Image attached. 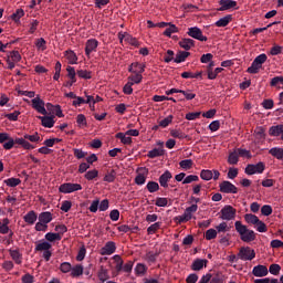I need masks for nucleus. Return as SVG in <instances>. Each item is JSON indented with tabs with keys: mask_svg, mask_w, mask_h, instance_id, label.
<instances>
[{
	"mask_svg": "<svg viewBox=\"0 0 283 283\" xmlns=\"http://www.w3.org/2000/svg\"><path fill=\"white\" fill-rule=\"evenodd\" d=\"M48 249H52V243H50V241L40 240L35 245V251H48Z\"/></svg>",
	"mask_w": 283,
	"mask_h": 283,
	"instance_id": "f704fd0d",
	"label": "nucleus"
},
{
	"mask_svg": "<svg viewBox=\"0 0 283 283\" xmlns=\"http://www.w3.org/2000/svg\"><path fill=\"white\" fill-rule=\"evenodd\" d=\"M219 188L221 193H238V187L228 180L222 181Z\"/></svg>",
	"mask_w": 283,
	"mask_h": 283,
	"instance_id": "9b49d317",
	"label": "nucleus"
},
{
	"mask_svg": "<svg viewBox=\"0 0 283 283\" xmlns=\"http://www.w3.org/2000/svg\"><path fill=\"white\" fill-rule=\"evenodd\" d=\"M211 59H213V54L211 53H207L201 56V63H209L208 72H213V67H216V62H211Z\"/></svg>",
	"mask_w": 283,
	"mask_h": 283,
	"instance_id": "a878e982",
	"label": "nucleus"
},
{
	"mask_svg": "<svg viewBox=\"0 0 283 283\" xmlns=\"http://www.w3.org/2000/svg\"><path fill=\"white\" fill-rule=\"evenodd\" d=\"M22 283H34V275L27 273L21 277Z\"/></svg>",
	"mask_w": 283,
	"mask_h": 283,
	"instance_id": "774afa93",
	"label": "nucleus"
},
{
	"mask_svg": "<svg viewBox=\"0 0 283 283\" xmlns=\"http://www.w3.org/2000/svg\"><path fill=\"white\" fill-rule=\"evenodd\" d=\"M170 135L172 136V138H179V140H185V138H189V135H187L178 129L171 130Z\"/></svg>",
	"mask_w": 283,
	"mask_h": 283,
	"instance_id": "4d7b16f0",
	"label": "nucleus"
},
{
	"mask_svg": "<svg viewBox=\"0 0 283 283\" xmlns=\"http://www.w3.org/2000/svg\"><path fill=\"white\" fill-rule=\"evenodd\" d=\"M84 178L86 180H94V178H98V170L97 169L87 170L84 175Z\"/></svg>",
	"mask_w": 283,
	"mask_h": 283,
	"instance_id": "e2e57ef3",
	"label": "nucleus"
},
{
	"mask_svg": "<svg viewBox=\"0 0 283 283\" xmlns=\"http://www.w3.org/2000/svg\"><path fill=\"white\" fill-rule=\"evenodd\" d=\"M191 55V53L187 51H178L177 54L175 55L174 63H185L187 59Z\"/></svg>",
	"mask_w": 283,
	"mask_h": 283,
	"instance_id": "c85d7f7f",
	"label": "nucleus"
},
{
	"mask_svg": "<svg viewBox=\"0 0 283 283\" xmlns=\"http://www.w3.org/2000/svg\"><path fill=\"white\" fill-rule=\"evenodd\" d=\"M160 229V222H155L150 227L147 228L148 235H154Z\"/></svg>",
	"mask_w": 283,
	"mask_h": 283,
	"instance_id": "338daca9",
	"label": "nucleus"
},
{
	"mask_svg": "<svg viewBox=\"0 0 283 283\" xmlns=\"http://www.w3.org/2000/svg\"><path fill=\"white\" fill-rule=\"evenodd\" d=\"M128 72H145V64L134 62L129 65Z\"/></svg>",
	"mask_w": 283,
	"mask_h": 283,
	"instance_id": "c03bdc74",
	"label": "nucleus"
},
{
	"mask_svg": "<svg viewBox=\"0 0 283 283\" xmlns=\"http://www.w3.org/2000/svg\"><path fill=\"white\" fill-rule=\"evenodd\" d=\"M3 184L7 185V187H19L21 185V180L19 178H8L3 180Z\"/></svg>",
	"mask_w": 283,
	"mask_h": 283,
	"instance_id": "49530a36",
	"label": "nucleus"
},
{
	"mask_svg": "<svg viewBox=\"0 0 283 283\" xmlns=\"http://www.w3.org/2000/svg\"><path fill=\"white\" fill-rule=\"evenodd\" d=\"M39 119L42 123V127H46L48 129L54 127V116H39Z\"/></svg>",
	"mask_w": 283,
	"mask_h": 283,
	"instance_id": "5701e85b",
	"label": "nucleus"
},
{
	"mask_svg": "<svg viewBox=\"0 0 283 283\" xmlns=\"http://www.w3.org/2000/svg\"><path fill=\"white\" fill-rule=\"evenodd\" d=\"M59 270L61 271V273H71L72 272V263H70V262H62L60 264Z\"/></svg>",
	"mask_w": 283,
	"mask_h": 283,
	"instance_id": "052dcab7",
	"label": "nucleus"
},
{
	"mask_svg": "<svg viewBox=\"0 0 283 283\" xmlns=\"http://www.w3.org/2000/svg\"><path fill=\"white\" fill-rule=\"evenodd\" d=\"M182 78H202V72H182L181 73Z\"/></svg>",
	"mask_w": 283,
	"mask_h": 283,
	"instance_id": "09e8293b",
	"label": "nucleus"
},
{
	"mask_svg": "<svg viewBox=\"0 0 283 283\" xmlns=\"http://www.w3.org/2000/svg\"><path fill=\"white\" fill-rule=\"evenodd\" d=\"M270 156H273V158H276V160H281L283 163V148L282 147H272L269 149Z\"/></svg>",
	"mask_w": 283,
	"mask_h": 283,
	"instance_id": "4be33fe9",
	"label": "nucleus"
},
{
	"mask_svg": "<svg viewBox=\"0 0 283 283\" xmlns=\"http://www.w3.org/2000/svg\"><path fill=\"white\" fill-rule=\"evenodd\" d=\"M233 21V15L232 14H227L223 18H220L216 23V28H227V25H229V23Z\"/></svg>",
	"mask_w": 283,
	"mask_h": 283,
	"instance_id": "b1692460",
	"label": "nucleus"
},
{
	"mask_svg": "<svg viewBox=\"0 0 283 283\" xmlns=\"http://www.w3.org/2000/svg\"><path fill=\"white\" fill-rule=\"evenodd\" d=\"M200 178H201V180H206V181L212 180L213 179V171H211L209 169H203L200 172Z\"/></svg>",
	"mask_w": 283,
	"mask_h": 283,
	"instance_id": "5fc2aeb1",
	"label": "nucleus"
},
{
	"mask_svg": "<svg viewBox=\"0 0 283 283\" xmlns=\"http://www.w3.org/2000/svg\"><path fill=\"white\" fill-rule=\"evenodd\" d=\"M38 220L40 222H43L44 224H50V222L53 220L52 212L50 211L41 212L38 217Z\"/></svg>",
	"mask_w": 283,
	"mask_h": 283,
	"instance_id": "c756f323",
	"label": "nucleus"
},
{
	"mask_svg": "<svg viewBox=\"0 0 283 283\" xmlns=\"http://www.w3.org/2000/svg\"><path fill=\"white\" fill-rule=\"evenodd\" d=\"M67 78H70V81H66L64 83V87H72V85H74V83H76V72H69L67 73Z\"/></svg>",
	"mask_w": 283,
	"mask_h": 283,
	"instance_id": "de8ad7c7",
	"label": "nucleus"
},
{
	"mask_svg": "<svg viewBox=\"0 0 283 283\" xmlns=\"http://www.w3.org/2000/svg\"><path fill=\"white\" fill-rule=\"evenodd\" d=\"M99 253L101 255H112L116 253V243L114 241L106 242Z\"/></svg>",
	"mask_w": 283,
	"mask_h": 283,
	"instance_id": "f3484780",
	"label": "nucleus"
},
{
	"mask_svg": "<svg viewBox=\"0 0 283 283\" xmlns=\"http://www.w3.org/2000/svg\"><path fill=\"white\" fill-rule=\"evenodd\" d=\"M179 167L187 171V169H191L193 167V160L192 159H184L179 163Z\"/></svg>",
	"mask_w": 283,
	"mask_h": 283,
	"instance_id": "13d9d810",
	"label": "nucleus"
},
{
	"mask_svg": "<svg viewBox=\"0 0 283 283\" xmlns=\"http://www.w3.org/2000/svg\"><path fill=\"white\" fill-rule=\"evenodd\" d=\"M22 138L27 140V143H41V136H39V133L36 132L33 135L24 134Z\"/></svg>",
	"mask_w": 283,
	"mask_h": 283,
	"instance_id": "a19ab883",
	"label": "nucleus"
},
{
	"mask_svg": "<svg viewBox=\"0 0 283 283\" xmlns=\"http://www.w3.org/2000/svg\"><path fill=\"white\" fill-rule=\"evenodd\" d=\"M187 34L197 41H207V36L202 34V30H200L198 27L188 28Z\"/></svg>",
	"mask_w": 283,
	"mask_h": 283,
	"instance_id": "f8f14e48",
	"label": "nucleus"
},
{
	"mask_svg": "<svg viewBox=\"0 0 283 283\" xmlns=\"http://www.w3.org/2000/svg\"><path fill=\"white\" fill-rule=\"evenodd\" d=\"M9 255L13 260L14 264H23V253L19 249H9Z\"/></svg>",
	"mask_w": 283,
	"mask_h": 283,
	"instance_id": "2eb2a0df",
	"label": "nucleus"
},
{
	"mask_svg": "<svg viewBox=\"0 0 283 283\" xmlns=\"http://www.w3.org/2000/svg\"><path fill=\"white\" fill-rule=\"evenodd\" d=\"M206 240H216L218 238V231L213 228L208 229L205 233Z\"/></svg>",
	"mask_w": 283,
	"mask_h": 283,
	"instance_id": "bf43d9fd",
	"label": "nucleus"
},
{
	"mask_svg": "<svg viewBox=\"0 0 283 283\" xmlns=\"http://www.w3.org/2000/svg\"><path fill=\"white\" fill-rule=\"evenodd\" d=\"M84 273V268L81 264H76L71 268V277H81Z\"/></svg>",
	"mask_w": 283,
	"mask_h": 283,
	"instance_id": "473e14b6",
	"label": "nucleus"
},
{
	"mask_svg": "<svg viewBox=\"0 0 283 283\" xmlns=\"http://www.w3.org/2000/svg\"><path fill=\"white\" fill-rule=\"evenodd\" d=\"M176 59V54L174 53L172 50H168L165 54H164V61L166 63H171V61H175Z\"/></svg>",
	"mask_w": 283,
	"mask_h": 283,
	"instance_id": "69168bd1",
	"label": "nucleus"
},
{
	"mask_svg": "<svg viewBox=\"0 0 283 283\" xmlns=\"http://www.w3.org/2000/svg\"><path fill=\"white\" fill-rule=\"evenodd\" d=\"M159 156H165V148H154L148 151V158H159Z\"/></svg>",
	"mask_w": 283,
	"mask_h": 283,
	"instance_id": "c9c22d12",
	"label": "nucleus"
},
{
	"mask_svg": "<svg viewBox=\"0 0 283 283\" xmlns=\"http://www.w3.org/2000/svg\"><path fill=\"white\" fill-rule=\"evenodd\" d=\"M116 176H117L116 170L112 169L111 171L106 172V175L104 176L103 180H104V182L112 184V182L116 181Z\"/></svg>",
	"mask_w": 283,
	"mask_h": 283,
	"instance_id": "ea45409f",
	"label": "nucleus"
},
{
	"mask_svg": "<svg viewBox=\"0 0 283 283\" xmlns=\"http://www.w3.org/2000/svg\"><path fill=\"white\" fill-rule=\"evenodd\" d=\"M264 169H266L264 161H259L258 164L247 165L244 174H247V176H255V174H264Z\"/></svg>",
	"mask_w": 283,
	"mask_h": 283,
	"instance_id": "423d86ee",
	"label": "nucleus"
},
{
	"mask_svg": "<svg viewBox=\"0 0 283 283\" xmlns=\"http://www.w3.org/2000/svg\"><path fill=\"white\" fill-rule=\"evenodd\" d=\"M266 54L262 53L260 55H258L254 61L252 62L251 66L248 67L247 72H258V70H260L262 67V65H264V63H266Z\"/></svg>",
	"mask_w": 283,
	"mask_h": 283,
	"instance_id": "1a4fd4ad",
	"label": "nucleus"
},
{
	"mask_svg": "<svg viewBox=\"0 0 283 283\" xmlns=\"http://www.w3.org/2000/svg\"><path fill=\"white\" fill-rule=\"evenodd\" d=\"M238 213V210L233 208L231 205H226L220 210V220H226L227 222H230V220H235V216Z\"/></svg>",
	"mask_w": 283,
	"mask_h": 283,
	"instance_id": "20e7f679",
	"label": "nucleus"
},
{
	"mask_svg": "<svg viewBox=\"0 0 283 283\" xmlns=\"http://www.w3.org/2000/svg\"><path fill=\"white\" fill-rule=\"evenodd\" d=\"M113 260L116 263L115 271H117V273H120V271H123V273H132V271H134V261H128L124 264L123 258L118 254H115Z\"/></svg>",
	"mask_w": 283,
	"mask_h": 283,
	"instance_id": "7ed1b4c3",
	"label": "nucleus"
},
{
	"mask_svg": "<svg viewBox=\"0 0 283 283\" xmlns=\"http://www.w3.org/2000/svg\"><path fill=\"white\" fill-rule=\"evenodd\" d=\"M76 123H77V127H80V129L87 127V118L83 114H78L76 116Z\"/></svg>",
	"mask_w": 283,
	"mask_h": 283,
	"instance_id": "603ef678",
	"label": "nucleus"
},
{
	"mask_svg": "<svg viewBox=\"0 0 283 283\" xmlns=\"http://www.w3.org/2000/svg\"><path fill=\"white\" fill-rule=\"evenodd\" d=\"M24 222L27 224H34L36 220H39V216H36V212L34 210H30L24 217H23Z\"/></svg>",
	"mask_w": 283,
	"mask_h": 283,
	"instance_id": "393cba45",
	"label": "nucleus"
},
{
	"mask_svg": "<svg viewBox=\"0 0 283 283\" xmlns=\"http://www.w3.org/2000/svg\"><path fill=\"white\" fill-rule=\"evenodd\" d=\"M31 107L38 112V114H42L43 116H48V109L45 108V102L41 99L39 95L31 99Z\"/></svg>",
	"mask_w": 283,
	"mask_h": 283,
	"instance_id": "6e6552de",
	"label": "nucleus"
},
{
	"mask_svg": "<svg viewBox=\"0 0 283 283\" xmlns=\"http://www.w3.org/2000/svg\"><path fill=\"white\" fill-rule=\"evenodd\" d=\"M115 138H118L123 145H132V138L126 133H117Z\"/></svg>",
	"mask_w": 283,
	"mask_h": 283,
	"instance_id": "4c0bfd02",
	"label": "nucleus"
},
{
	"mask_svg": "<svg viewBox=\"0 0 283 283\" xmlns=\"http://www.w3.org/2000/svg\"><path fill=\"white\" fill-rule=\"evenodd\" d=\"M228 163L230 165H238V163H240V155L238 154V150H234V151L229 154Z\"/></svg>",
	"mask_w": 283,
	"mask_h": 283,
	"instance_id": "79ce46f5",
	"label": "nucleus"
},
{
	"mask_svg": "<svg viewBox=\"0 0 283 283\" xmlns=\"http://www.w3.org/2000/svg\"><path fill=\"white\" fill-rule=\"evenodd\" d=\"M265 129L262 126H259L254 129V136L255 138H258L259 140H264L266 138V134H265Z\"/></svg>",
	"mask_w": 283,
	"mask_h": 283,
	"instance_id": "a18cd8bd",
	"label": "nucleus"
},
{
	"mask_svg": "<svg viewBox=\"0 0 283 283\" xmlns=\"http://www.w3.org/2000/svg\"><path fill=\"white\" fill-rule=\"evenodd\" d=\"M45 107L50 114H55L57 118H63L65 115L63 114V109H61V105H53L52 103H46Z\"/></svg>",
	"mask_w": 283,
	"mask_h": 283,
	"instance_id": "6ab92c4d",
	"label": "nucleus"
},
{
	"mask_svg": "<svg viewBox=\"0 0 283 283\" xmlns=\"http://www.w3.org/2000/svg\"><path fill=\"white\" fill-rule=\"evenodd\" d=\"M64 57L66 59V61L70 65H74L78 61V56H76V53L72 50L65 51Z\"/></svg>",
	"mask_w": 283,
	"mask_h": 283,
	"instance_id": "bb28decb",
	"label": "nucleus"
},
{
	"mask_svg": "<svg viewBox=\"0 0 283 283\" xmlns=\"http://www.w3.org/2000/svg\"><path fill=\"white\" fill-rule=\"evenodd\" d=\"M244 220L248 224H255L256 222H260V218L253 213L244 214Z\"/></svg>",
	"mask_w": 283,
	"mask_h": 283,
	"instance_id": "3c124183",
	"label": "nucleus"
},
{
	"mask_svg": "<svg viewBox=\"0 0 283 283\" xmlns=\"http://www.w3.org/2000/svg\"><path fill=\"white\" fill-rule=\"evenodd\" d=\"M145 182H147V176H145L144 174H137V176L135 177V185H138L139 187H143V185H145Z\"/></svg>",
	"mask_w": 283,
	"mask_h": 283,
	"instance_id": "680f3d73",
	"label": "nucleus"
},
{
	"mask_svg": "<svg viewBox=\"0 0 283 283\" xmlns=\"http://www.w3.org/2000/svg\"><path fill=\"white\" fill-rule=\"evenodd\" d=\"M220 8L218 12H226L227 10H238V2L235 0H220L219 1Z\"/></svg>",
	"mask_w": 283,
	"mask_h": 283,
	"instance_id": "9d476101",
	"label": "nucleus"
},
{
	"mask_svg": "<svg viewBox=\"0 0 283 283\" xmlns=\"http://www.w3.org/2000/svg\"><path fill=\"white\" fill-rule=\"evenodd\" d=\"M45 240L48 242H60V240H63V237H61L60 233H55V232H48L45 234Z\"/></svg>",
	"mask_w": 283,
	"mask_h": 283,
	"instance_id": "e433bc0d",
	"label": "nucleus"
},
{
	"mask_svg": "<svg viewBox=\"0 0 283 283\" xmlns=\"http://www.w3.org/2000/svg\"><path fill=\"white\" fill-rule=\"evenodd\" d=\"M97 277L99 282L105 283L109 280V271L102 266L99 271L97 272Z\"/></svg>",
	"mask_w": 283,
	"mask_h": 283,
	"instance_id": "7c9ffc66",
	"label": "nucleus"
},
{
	"mask_svg": "<svg viewBox=\"0 0 283 283\" xmlns=\"http://www.w3.org/2000/svg\"><path fill=\"white\" fill-rule=\"evenodd\" d=\"M8 142H6L3 144V149L10 150L12 149V147H14V145H20L22 147V149H34V145H32L30 142L25 140L22 137H17L15 139H13L12 137H9V139H7Z\"/></svg>",
	"mask_w": 283,
	"mask_h": 283,
	"instance_id": "f03ea898",
	"label": "nucleus"
},
{
	"mask_svg": "<svg viewBox=\"0 0 283 283\" xmlns=\"http://www.w3.org/2000/svg\"><path fill=\"white\" fill-rule=\"evenodd\" d=\"M82 190L83 186H81V184L64 182L59 187L60 193H74L75 191Z\"/></svg>",
	"mask_w": 283,
	"mask_h": 283,
	"instance_id": "0eeeda50",
	"label": "nucleus"
},
{
	"mask_svg": "<svg viewBox=\"0 0 283 283\" xmlns=\"http://www.w3.org/2000/svg\"><path fill=\"white\" fill-rule=\"evenodd\" d=\"M269 134L271 136H274V137L282 136V134H283V124L271 126L270 129H269Z\"/></svg>",
	"mask_w": 283,
	"mask_h": 283,
	"instance_id": "2f4dec72",
	"label": "nucleus"
},
{
	"mask_svg": "<svg viewBox=\"0 0 283 283\" xmlns=\"http://www.w3.org/2000/svg\"><path fill=\"white\" fill-rule=\"evenodd\" d=\"M237 258L243 262H251L255 258V250L251 249V247H241Z\"/></svg>",
	"mask_w": 283,
	"mask_h": 283,
	"instance_id": "39448f33",
	"label": "nucleus"
},
{
	"mask_svg": "<svg viewBox=\"0 0 283 283\" xmlns=\"http://www.w3.org/2000/svg\"><path fill=\"white\" fill-rule=\"evenodd\" d=\"M169 28H167L165 31H164V35L165 36H171V34H176V32H178V27H176L175 24H168Z\"/></svg>",
	"mask_w": 283,
	"mask_h": 283,
	"instance_id": "0e129e2a",
	"label": "nucleus"
},
{
	"mask_svg": "<svg viewBox=\"0 0 283 283\" xmlns=\"http://www.w3.org/2000/svg\"><path fill=\"white\" fill-rule=\"evenodd\" d=\"M160 255L159 252H154V251H148L145 256L144 260L148 263V264H156V260H158V256Z\"/></svg>",
	"mask_w": 283,
	"mask_h": 283,
	"instance_id": "cd10ccee",
	"label": "nucleus"
},
{
	"mask_svg": "<svg viewBox=\"0 0 283 283\" xmlns=\"http://www.w3.org/2000/svg\"><path fill=\"white\" fill-rule=\"evenodd\" d=\"M143 81V74L140 73H134L128 77V83H132L133 85H138Z\"/></svg>",
	"mask_w": 283,
	"mask_h": 283,
	"instance_id": "8fccbe9b",
	"label": "nucleus"
},
{
	"mask_svg": "<svg viewBox=\"0 0 283 283\" xmlns=\"http://www.w3.org/2000/svg\"><path fill=\"white\" fill-rule=\"evenodd\" d=\"M271 87H277V90H283V76H275L270 82Z\"/></svg>",
	"mask_w": 283,
	"mask_h": 283,
	"instance_id": "58836bf2",
	"label": "nucleus"
},
{
	"mask_svg": "<svg viewBox=\"0 0 283 283\" xmlns=\"http://www.w3.org/2000/svg\"><path fill=\"white\" fill-rule=\"evenodd\" d=\"M252 275H254V277H266V275H269V268H266V265H255L252 269Z\"/></svg>",
	"mask_w": 283,
	"mask_h": 283,
	"instance_id": "4468645a",
	"label": "nucleus"
},
{
	"mask_svg": "<svg viewBox=\"0 0 283 283\" xmlns=\"http://www.w3.org/2000/svg\"><path fill=\"white\" fill-rule=\"evenodd\" d=\"M174 178V175H171V171L165 170L163 175L159 176V186L164 189H167L169 187V180Z\"/></svg>",
	"mask_w": 283,
	"mask_h": 283,
	"instance_id": "dca6fc26",
	"label": "nucleus"
},
{
	"mask_svg": "<svg viewBox=\"0 0 283 283\" xmlns=\"http://www.w3.org/2000/svg\"><path fill=\"white\" fill-rule=\"evenodd\" d=\"M207 262H209L207 259H196L191 264L192 271H202L205 266H207Z\"/></svg>",
	"mask_w": 283,
	"mask_h": 283,
	"instance_id": "412c9836",
	"label": "nucleus"
},
{
	"mask_svg": "<svg viewBox=\"0 0 283 283\" xmlns=\"http://www.w3.org/2000/svg\"><path fill=\"white\" fill-rule=\"evenodd\" d=\"M179 45L180 48H182V50H186V52H189V50L196 46V41L189 38H184L179 41Z\"/></svg>",
	"mask_w": 283,
	"mask_h": 283,
	"instance_id": "aec40b11",
	"label": "nucleus"
},
{
	"mask_svg": "<svg viewBox=\"0 0 283 283\" xmlns=\"http://www.w3.org/2000/svg\"><path fill=\"white\" fill-rule=\"evenodd\" d=\"M146 189L149 191V193H156V191H160V185L156 181H148Z\"/></svg>",
	"mask_w": 283,
	"mask_h": 283,
	"instance_id": "37998d69",
	"label": "nucleus"
},
{
	"mask_svg": "<svg viewBox=\"0 0 283 283\" xmlns=\"http://www.w3.org/2000/svg\"><path fill=\"white\" fill-rule=\"evenodd\" d=\"M134 271L135 275H137L138 277H143V275L147 273V266L145 265V263H137Z\"/></svg>",
	"mask_w": 283,
	"mask_h": 283,
	"instance_id": "72a5a7b5",
	"label": "nucleus"
},
{
	"mask_svg": "<svg viewBox=\"0 0 283 283\" xmlns=\"http://www.w3.org/2000/svg\"><path fill=\"white\" fill-rule=\"evenodd\" d=\"M21 61V53L19 51H12L7 60V69L14 70V63H19Z\"/></svg>",
	"mask_w": 283,
	"mask_h": 283,
	"instance_id": "ddd939ff",
	"label": "nucleus"
},
{
	"mask_svg": "<svg viewBox=\"0 0 283 283\" xmlns=\"http://www.w3.org/2000/svg\"><path fill=\"white\" fill-rule=\"evenodd\" d=\"M97 48H98V40H96V39L87 40L85 43L86 56H90V54H92V52H96Z\"/></svg>",
	"mask_w": 283,
	"mask_h": 283,
	"instance_id": "a211bd4d",
	"label": "nucleus"
},
{
	"mask_svg": "<svg viewBox=\"0 0 283 283\" xmlns=\"http://www.w3.org/2000/svg\"><path fill=\"white\" fill-rule=\"evenodd\" d=\"M234 229L237 233L240 235V240L242 242L249 243L255 241V231L249 230L247 226L242 224V221H235L234 222Z\"/></svg>",
	"mask_w": 283,
	"mask_h": 283,
	"instance_id": "f257e3e1",
	"label": "nucleus"
},
{
	"mask_svg": "<svg viewBox=\"0 0 283 283\" xmlns=\"http://www.w3.org/2000/svg\"><path fill=\"white\" fill-rule=\"evenodd\" d=\"M196 211H198V205L192 203L191 206L186 208L184 213L191 220V218H193V213H196Z\"/></svg>",
	"mask_w": 283,
	"mask_h": 283,
	"instance_id": "864d4df0",
	"label": "nucleus"
},
{
	"mask_svg": "<svg viewBox=\"0 0 283 283\" xmlns=\"http://www.w3.org/2000/svg\"><path fill=\"white\" fill-rule=\"evenodd\" d=\"M280 271H282V266L277 263H273L270 265L268 273H271V275H280Z\"/></svg>",
	"mask_w": 283,
	"mask_h": 283,
	"instance_id": "6e6d98bb",
	"label": "nucleus"
}]
</instances>
